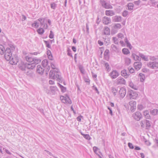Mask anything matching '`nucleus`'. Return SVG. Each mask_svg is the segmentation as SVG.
<instances>
[{"mask_svg": "<svg viewBox=\"0 0 158 158\" xmlns=\"http://www.w3.org/2000/svg\"><path fill=\"white\" fill-rule=\"evenodd\" d=\"M51 67L55 70H51L49 74L50 78L56 80L60 82L62 81V78L60 73L59 70L56 68L55 65L52 63L51 64Z\"/></svg>", "mask_w": 158, "mask_h": 158, "instance_id": "1", "label": "nucleus"}, {"mask_svg": "<svg viewBox=\"0 0 158 158\" xmlns=\"http://www.w3.org/2000/svg\"><path fill=\"white\" fill-rule=\"evenodd\" d=\"M15 49L14 45L11 44L9 47H7L5 52L4 57L7 61H9L12 57V53L11 51Z\"/></svg>", "mask_w": 158, "mask_h": 158, "instance_id": "2", "label": "nucleus"}, {"mask_svg": "<svg viewBox=\"0 0 158 158\" xmlns=\"http://www.w3.org/2000/svg\"><path fill=\"white\" fill-rule=\"evenodd\" d=\"M111 27V33L113 34L117 33L118 31L122 28L121 25L119 23L112 24Z\"/></svg>", "mask_w": 158, "mask_h": 158, "instance_id": "3", "label": "nucleus"}, {"mask_svg": "<svg viewBox=\"0 0 158 158\" xmlns=\"http://www.w3.org/2000/svg\"><path fill=\"white\" fill-rule=\"evenodd\" d=\"M138 95L137 92L131 89L128 91L127 96L130 99H135L138 97Z\"/></svg>", "mask_w": 158, "mask_h": 158, "instance_id": "4", "label": "nucleus"}, {"mask_svg": "<svg viewBox=\"0 0 158 158\" xmlns=\"http://www.w3.org/2000/svg\"><path fill=\"white\" fill-rule=\"evenodd\" d=\"M139 123L141 127L142 128L146 127V129H148L151 126L150 121L145 119L141 120Z\"/></svg>", "mask_w": 158, "mask_h": 158, "instance_id": "5", "label": "nucleus"}, {"mask_svg": "<svg viewBox=\"0 0 158 158\" xmlns=\"http://www.w3.org/2000/svg\"><path fill=\"white\" fill-rule=\"evenodd\" d=\"M132 117L134 120L137 121H139L143 118L141 113L139 111H136L134 113Z\"/></svg>", "mask_w": 158, "mask_h": 158, "instance_id": "6", "label": "nucleus"}, {"mask_svg": "<svg viewBox=\"0 0 158 158\" xmlns=\"http://www.w3.org/2000/svg\"><path fill=\"white\" fill-rule=\"evenodd\" d=\"M61 102L64 103L71 104L72 101L69 97L67 95L65 96H61L60 97Z\"/></svg>", "mask_w": 158, "mask_h": 158, "instance_id": "7", "label": "nucleus"}, {"mask_svg": "<svg viewBox=\"0 0 158 158\" xmlns=\"http://www.w3.org/2000/svg\"><path fill=\"white\" fill-rule=\"evenodd\" d=\"M149 68L152 69H158V62L154 61H150L147 64Z\"/></svg>", "mask_w": 158, "mask_h": 158, "instance_id": "8", "label": "nucleus"}, {"mask_svg": "<svg viewBox=\"0 0 158 158\" xmlns=\"http://www.w3.org/2000/svg\"><path fill=\"white\" fill-rule=\"evenodd\" d=\"M136 101H131L129 102V104L130 107V110L132 112H134L136 109Z\"/></svg>", "mask_w": 158, "mask_h": 158, "instance_id": "9", "label": "nucleus"}, {"mask_svg": "<svg viewBox=\"0 0 158 158\" xmlns=\"http://www.w3.org/2000/svg\"><path fill=\"white\" fill-rule=\"evenodd\" d=\"M43 19H44L43 18H39L38 19L35 21L34 23L32 24V27L35 28H37L39 26L40 22L41 25L43 24L41 21Z\"/></svg>", "mask_w": 158, "mask_h": 158, "instance_id": "10", "label": "nucleus"}, {"mask_svg": "<svg viewBox=\"0 0 158 158\" xmlns=\"http://www.w3.org/2000/svg\"><path fill=\"white\" fill-rule=\"evenodd\" d=\"M119 75V73L116 70H113L109 74V76L112 79L117 78Z\"/></svg>", "mask_w": 158, "mask_h": 158, "instance_id": "11", "label": "nucleus"}, {"mask_svg": "<svg viewBox=\"0 0 158 158\" xmlns=\"http://www.w3.org/2000/svg\"><path fill=\"white\" fill-rule=\"evenodd\" d=\"M118 93L120 97L121 98H123L126 95V89L124 88L121 87Z\"/></svg>", "mask_w": 158, "mask_h": 158, "instance_id": "12", "label": "nucleus"}, {"mask_svg": "<svg viewBox=\"0 0 158 158\" xmlns=\"http://www.w3.org/2000/svg\"><path fill=\"white\" fill-rule=\"evenodd\" d=\"M139 53L138 52H132L131 57L135 61H139L141 60V58L139 57Z\"/></svg>", "mask_w": 158, "mask_h": 158, "instance_id": "13", "label": "nucleus"}, {"mask_svg": "<svg viewBox=\"0 0 158 158\" xmlns=\"http://www.w3.org/2000/svg\"><path fill=\"white\" fill-rule=\"evenodd\" d=\"M101 4L102 6L106 9H112V6L109 3L107 2L106 1L103 0L101 1Z\"/></svg>", "mask_w": 158, "mask_h": 158, "instance_id": "14", "label": "nucleus"}, {"mask_svg": "<svg viewBox=\"0 0 158 158\" xmlns=\"http://www.w3.org/2000/svg\"><path fill=\"white\" fill-rule=\"evenodd\" d=\"M116 82L117 84L125 85L126 84V81L123 77H119L116 80Z\"/></svg>", "mask_w": 158, "mask_h": 158, "instance_id": "15", "label": "nucleus"}, {"mask_svg": "<svg viewBox=\"0 0 158 158\" xmlns=\"http://www.w3.org/2000/svg\"><path fill=\"white\" fill-rule=\"evenodd\" d=\"M129 86L132 89L135 90H137L138 89L139 87L136 85L134 84L131 81V79L128 81Z\"/></svg>", "mask_w": 158, "mask_h": 158, "instance_id": "16", "label": "nucleus"}, {"mask_svg": "<svg viewBox=\"0 0 158 158\" xmlns=\"http://www.w3.org/2000/svg\"><path fill=\"white\" fill-rule=\"evenodd\" d=\"M44 71V68L42 67L41 65H37L36 71L38 73L40 74H42L43 73Z\"/></svg>", "mask_w": 158, "mask_h": 158, "instance_id": "17", "label": "nucleus"}, {"mask_svg": "<svg viewBox=\"0 0 158 158\" xmlns=\"http://www.w3.org/2000/svg\"><path fill=\"white\" fill-rule=\"evenodd\" d=\"M49 89H50L51 95H54L58 90L56 86H51Z\"/></svg>", "mask_w": 158, "mask_h": 158, "instance_id": "18", "label": "nucleus"}, {"mask_svg": "<svg viewBox=\"0 0 158 158\" xmlns=\"http://www.w3.org/2000/svg\"><path fill=\"white\" fill-rule=\"evenodd\" d=\"M112 19L114 22H120L122 21V18L120 16H115L112 17Z\"/></svg>", "mask_w": 158, "mask_h": 158, "instance_id": "19", "label": "nucleus"}, {"mask_svg": "<svg viewBox=\"0 0 158 158\" xmlns=\"http://www.w3.org/2000/svg\"><path fill=\"white\" fill-rule=\"evenodd\" d=\"M142 67V64L140 62H135L134 63V67L137 71L139 70Z\"/></svg>", "mask_w": 158, "mask_h": 158, "instance_id": "20", "label": "nucleus"}, {"mask_svg": "<svg viewBox=\"0 0 158 158\" xmlns=\"http://www.w3.org/2000/svg\"><path fill=\"white\" fill-rule=\"evenodd\" d=\"M19 67L21 70L24 71L27 67L26 64L24 62L21 61L19 64Z\"/></svg>", "mask_w": 158, "mask_h": 158, "instance_id": "21", "label": "nucleus"}, {"mask_svg": "<svg viewBox=\"0 0 158 158\" xmlns=\"http://www.w3.org/2000/svg\"><path fill=\"white\" fill-rule=\"evenodd\" d=\"M10 63L11 64H16L18 62V59L17 57H15L11 58V59L10 60Z\"/></svg>", "mask_w": 158, "mask_h": 158, "instance_id": "22", "label": "nucleus"}, {"mask_svg": "<svg viewBox=\"0 0 158 158\" xmlns=\"http://www.w3.org/2000/svg\"><path fill=\"white\" fill-rule=\"evenodd\" d=\"M103 23L105 24H108L111 22V19L110 18L107 17H104L103 19Z\"/></svg>", "mask_w": 158, "mask_h": 158, "instance_id": "23", "label": "nucleus"}, {"mask_svg": "<svg viewBox=\"0 0 158 158\" xmlns=\"http://www.w3.org/2000/svg\"><path fill=\"white\" fill-rule=\"evenodd\" d=\"M121 74L122 76L123 77L125 78H127L128 77H129L130 76V75L127 74L126 70L125 69L121 71Z\"/></svg>", "mask_w": 158, "mask_h": 158, "instance_id": "24", "label": "nucleus"}, {"mask_svg": "<svg viewBox=\"0 0 158 158\" xmlns=\"http://www.w3.org/2000/svg\"><path fill=\"white\" fill-rule=\"evenodd\" d=\"M144 116L146 119H150L151 118L149 114V112L148 110H145L143 112Z\"/></svg>", "mask_w": 158, "mask_h": 158, "instance_id": "25", "label": "nucleus"}, {"mask_svg": "<svg viewBox=\"0 0 158 158\" xmlns=\"http://www.w3.org/2000/svg\"><path fill=\"white\" fill-rule=\"evenodd\" d=\"M139 56L144 60L148 61V56H145L143 54L140 53H139Z\"/></svg>", "mask_w": 158, "mask_h": 158, "instance_id": "26", "label": "nucleus"}, {"mask_svg": "<svg viewBox=\"0 0 158 158\" xmlns=\"http://www.w3.org/2000/svg\"><path fill=\"white\" fill-rule=\"evenodd\" d=\"M106 15L107 16H112L114 15V12L111 10H107L105 11Z\"/></svg>", "mask_w": 158, "mask_h": 158, "instance_id": "27", "label": "nucleus"}, {"mask_svg": "<svg viewBox=\"0 0 158 158\" xmlns=\"http://www.w3.org/2000/svg\"><path fill=\"white\" fill-rule=\"evenodd\" d=\"M139 77H140V81L141 82H143L145 79V75L141 73L139 74Z\"/></svg>", "mask_w": 158, "mask_h": 158, "instance_id": "28", "label": "nucleus"}, {"mask_svg": "<svg viewBox=\"0 0 158 158\" xmlns=\"http://www.w3.org/2000/svg\"><path fill=\"white\" fill-rule=\"evenodd\" d=\"M27 67L29 69H32L35 67V64L33 63H29L26 64Z\"/></svg>", "mask_w": 158, "mask_h": 158, "instance_id": "29", "label": "nucleus"}, {"mask_svg": "<svg viewBox=\"0 0 158 158\" xmlns=\"http://www.w3.org/2000/svg\"><path fill=\"white\" fill-rule=\"evenodd\" d=\"M150 114L153 115H158V110L157 109H154L150 111Z\"/></svg>", "mask_w": 158, "mask_h": 158, "instance_id": "30", "label": "nucleus"}, {"mask_svg": "<svg viewBox=\"0 0 158 158\" xmlns=\"http://www.w3.org/2000/svg\"><path fill=\"white\" fill-rule=\"evenodd\" d=\"M104 34L109 35L110 34V29L107 27H105L104 28Z\"/></svg>", "mask_w": 158, "mask_h": 158, "instance_id": "31", "label": "nucleus"}, {"mask_svg": "<svg viewBox=\"0 0 158 158\" xmlns=\"http://www.w3.org/2000/svg\"><path fill=\"white\" fill-rule=\"evenodd\" d=\"M5 48L3 45H0V54L2 55L5 52Z\"/></svg>", "mask_w": 158, "mask_h": 158, "instance_id": "32", "label": "nucleus"}, {"mask_svg": "<svg viewBox=\"0 0 158 158\" xmlns=\"http://www.w3.org/2000/svg\"><path fill=\"white\" fill-rule=\"evenodd\" d=\"M123 53L124 55H128L130 53L129 50L127 48H123L122 50Z\"/></svg>", "mask_w": 158, "mask_h": 158, "instance_id": "33", "label": "nucleus"}, {"mask_svg": "<svg viewBox=\"0 0 158 158\" xmlns=\"http://www.w3.org/2000/svg\"><path fill=\"white\" fill-rule=\"evenodd\" d=\"M104 66L106 68V69L108 72H109L111 69L109 64L107 62H105L104 63Z\"/></svg>", "mask_w": 158, "mask_h": 158, "instance_id": "34", "label": "nucleus"}, {"mask_svg": "<svg viewBox=\"0 0 158 158\" xmlns=\"http://www.w3.org/2000/svg\"><path fill=\"white\" fill-rule=\"evenodd\" d=\"M47 54L48 59L51 60H52L53 59V58L51 54V52L50 50H48L47 51Z\"/></svg>", "mask_w": 158, "mask_h": 158, "instance_id": "35", "label": "nucleus"}, {"mask_svg": "<svg viewBox=\"0 0 158 158\" xmlns=\"http://www.w3.org/2000/svg\"><path fill=\"white\" fill-rule=\"evenodd\" d=\"M125 64L127 65L130 64L131 62V59L128 57L125 58Z\"/></svg>", "mask_w": 158, "mask_h": 158, "instance_id": "36", "label": "nucleus"}, {"mask_svg": "<svg viewBox=\"0 0 158 158\" xmlns=\"http://www.w3.org/2000/svg\"><path fill=\"white\" fill-rule=\"evenodd\" d=\"M37 31L39 34L42 35L44 32V31L43 28L40 27L37 30Z\"/></svg>", "mask_w": 158, "mask_h": 158, "instance_id": "37", "label": "nucleus"}, {"mask_svg": "<svg viewBox=\"0 0 158 158\" xmlns=\"http://www.w3.org/2000/svg\"><path fill=\"white\" fill-rule=\"evenodd\" d=\"M111 47L112 50L115 52H118L119 48L114 45L112 44L111 45Z\"/></svg>", "mask_w": 158, "mask_h": 158, "instance_id": "38", "label": "nucleus"}, {"mask_svg": "<svg viewBox=\"0 0 158 158\" xmlns=\"http://www.w3.org/2000/svg\"><path fill=\"white\" fill-rule=\"evenodd\" d=\"M134 4L132 3H129L128 4V7L129 10H133L134 7Z\"/></svg>", "mask_w": 158, "mask_h": 158, "instance_id": "39", "label": "nucleus"}, {"mask_svg": "<svg viewBox=\"0 0 158 158\" xmlns=\"http://www.w3.org/2000/svg\"><path fill=\"white\" fill-rule=\"evenodd\" d=\"M42 64L44 68L48 64V61L47 60H44L42 61Z\"/></svg>", "mask_w": 158, "mask_h": 158, "instance_id": "40", "label": "nucleus"}, {"mask_svg": "<svg viewBox=\"0 0 158 158\" xmlns=\"http://www.w3.org/2000/svg\"><path fill=\"white\" fill-rule=\"evenodd\" d=\"M25 58L26 60L30 63H33L34 60V58L31 57H29V56H26Z\"/></svg>", "mask_w": 158, "mask_h": 158, "instance_id": "41", "label": "nucleus"}, {"mask_svg": "<svg viewBox=\"0 0 158 158\" xmlns=\"http://www.w3.org/2000/svg\"><path fill=\"white\" fill-rule=\"evenodd\" d=\"M58 84L59 86L61 89V91L63 92H65L66 90V88L59 83H58Z\"/></svg>", "mask_w": 158, "mask_h": 158, "instance_id": "42", "label": "nucleus"}, {"mask_svg": "<svg viewBox=\"0 0 158 158\" xmlns=\"http://www.w3.org/2000/svg\"><path fill=\"white\" fill-rule=\"evenodd\" d=\"M109 53V51L108 49H106L104 53V56L105 58H108V54Z\"/></svg>", "mask_w": 158, "mask_h": 158, "instance_id": "43", "label": "nucleus"}, {"mask_svg": "<svg viewBox=\"0 0 158 158\" xmlns=\"http://www.w3.org/2000/svg\"><path fill=\"white\" fill-rule=\"evenodd\" d=\"M50 6L51 8H52L53 9L55 10L56 9L57 6V4L54 2H53L51 4Z\"/></svg>", "mask_w": 158, "mask_h": 158, "instance_id": "44", "label": "nucleus"}, {"mask_svg": "<svg viewBox=\"0 0 158 158\" xmlns=\"http://www.w3.org/2000/svg\"><path fill=\"white\" fill-rule=\"evenodd\" d=\"M111 90L112 92L113 93V94L115 96L116 95V93L117 92L116 89L115 88L113 87L112 88Z\"/></svg>", "mask_w": 158, "mask_h": 158, "instance_id": "45", "label": "nucleus"}, {"mask_svg": "<svg viewBox=\"0 0 158 158\" xmlns=\"http://www.w3.org/2000/svg\"><path fill=\"white\" fill-rule=\"evenodd\" d=\"M40 61L41 60L40 59L34 58V60L33 63H35V65L36 64H38L40 63Z\"/></svg>", "mask_w": 158, "mask_h": 158, "instance_id": "46", "label": "nucleus"}, {"mask_svg": "<svg viewBox=\"0 0 158 158\" xmlns=\"http://www.w3.org/2000/svg\"><path fill=\"white\" fill-rule=\"evenodd\" d=\"M112 40L114 41V43L115 44H118V40L116 37H113L112 38Z\"/></svg>", "mask_w": 158, "mask_h": 158, "instance_id": "47", "label": "nucleus"}, {"mask_svg": "<svg viewBox=\"0 0 158 158\" xmlns=\"http://www.w3.org/2000/svg\"><path fill=\"white\" fill-rule=\"evenodd\" d=\"M144 107L143 106V105L141 104H138L137 106V108L139 110H142L144 108Z\"/></svg>", "mask_w": 158, "mask_h": 158, "instance_id": "48", "label": "nucleus"}, {"mask_svg": "<svg viewBox=\"0 0 158 158\" xmlns=\"http://www.w3.org/2000/svg\"><path fill=\"white\" fill-rule=\"evenodd\" d=\"M118 37L120 38L121 39H123L124 38V35L123 34L121 33H118L117 35Z\"/></svg>", "mask_w": 158, "mask_h": 158, "instance_id": "49", "label": "nucleus"}, {"mask_svg": "<svg viewBox=\"0 0 158 158\" xmlns=\"http://www.w3.org/2000/svg\"><path fill=\"white\" fill-rule=\"evenodd\" d=\"M44 90L47 94H50V89L49 88L48 89V87H45L44 88Z\"/></svg>", "mask_w": 158, "mask_h": 158, "instance_id": "50", "label": "nucleus"}, {"mask_svg": "<svg viewBox=\"0 0 158 158\" xmlns=\"http://www.w3.org/2000/svg\"><path fill=\"white\" fill-rule=\"evenodd\" d=\"M83 137L88 140H90L91 139V137L88 134H85Z\"/></svg>", "mask_w": 158, "mask_h": 158, "instance_id": "51", "label": "nucleus"}, {"mask_svg": "<svg viewBox=\"0 0 158 158\" xmlns=\"http://www.w3.org/2000/svg\"><path fill=\"white\" fill-rule=\"evenodd\" d=\"M93 150L94 152L97 155L98 154L97 152L98 150V148L94 146L93 148Z\"/></svg>", "mask_w": 158, "mask_h": 158, "instance_id": "52", "label": "nucleus"}, {"mask_svg": "<svg viewBox=\"0 0 158 158\" xmlns=\"http://www.w3.org/2000/svg\"><path fill=\"white\" fill-rule=\"evenodd\" d=\"M84 79L86 82L88 83L89 84L90 81L88 77H84Z\"/></svg>", "mask_w": 158, "mask_h": 158, "instance_id": "53", "label": "nucleus"}, {"mask_svg": "<svg viewBox=\"0 0 158 158\" xmlns=\"http://www.w3.org/2000/svg\"><path fill=\"white\" fill-rule=\"evenodd\" d=\"M49 38L51 39H53L54 37V35L52 31H50V34L49 36Z\"/></svg>", "mask_w": 158, "mask_h": 158, "instance_id": "54", "label": "nucleus"}, {"mask_svg": "<svg viewBox=\"0 0 158 158\" xmlns=\"http://www.w3.org/2000/svg\"><path fill=\"white\" fill-rule=\"evenodd\" d=\"M128 69L130 73H133L134 72V70L132 68L129 67L128 68Z\"/></svg>", "mask_w": 158, "mask_h": 158, "instance_id": "55", "label": "nucleus"}, {"mask_svg": "<svg viewBox=\"0 0 158 158\" xmlns=\"http://www.w3.org/2000/svg\"><path fill=\"white\" fill-rule=\"evenodd\" d=\"M128 11L127 10L124 11L123 14L122 15L123 17H126L128 14Z\"/></svg>", "mask_w": 158, "mask_h": 158, "instance_id": "56", "label": "nucleus"}, {"mask_svg": "<svg viewBox=\"0 0 158 158\" xmlns=\"http://www.w3.org/2000/svg\"><path fill=\"white\" fill-rule=\"evenodd\" d=\"M140 2L141 1L140 0H138L137 1L134 2V3L135 5L138 6L139 5Z\"/></svg>", "mask_w": 158, "mask_h": 158, "instance_id": "57", "label": "nucleus"}, {"mask_svg": "<svg viewBox=\"0 0 158 158\" xmlns=\"http://www.w3.org/2000/svg\"><path fill=\"white\" fill-rule=\"evenodd\" d=\"M44 42L46 44V47L49 48H51V46L50 45L49 43L48 42L45 41Z\"/></svg>", "mask_w": 158, "mask_h": 158, "instance_id": "58", "label": "nucleus"}, {"mask_svg": "<svg viewBox=\"0 0 158 158\" xmlns=\"http://www.w3.org/2000/svg\"><path fill=\"white\" fill-rule=\"evenodd\" d=\"M67 52H68L67 54L69 56H71V57L72 56V55L71 53V51L70 50V49H68Z\"/></svg>", "mask_w": 158, "mask_h": 158, "instance_id": "59", "label": "nucleus"}, {"mask_svg": "<svg viewBox=\"0 0 158 158\" xmlns=\"http://www.w3.org/2000/svg\"><path fill=\"white\" fill-rule=\"evenodd\" d=\"M128 146L130 148L133 149L134 148L133 145L130 143H128Z\"/></svg>", "mask_w": 158, "mask_h": 158, "instance_id": "60", "label": "nucleus"}, {"mask_svg": "<svg viewBox=\"0 0 158 158\" xmlns=\"http://www.w3.org/2000/svg\"><path fill=\"white\" fill-rule=\"evenodd\" d=\"M93 89L95 90L96 91L97 93L98 94L99 93V92L98 90V89L95 85H94L93 86Z\"/></svg>", "mask_w": 158, "mask_h": 158, "instance_id": "61", "label": "nucleus"}, {"mask_svg": "<svg viewBox=\"0 0 158 158\" xmlns=\"http://www.w3.org/2000/svg\"><path fill=\"white\" fill-rule=\"evenodd\" d=\"M83 118V116L80 115L77 118V119L78 121L79 122H81V118Z\"/></svg>", "mask_w": 158, "mask_h": 158, "instance_id": "62", "label": "nucleus"}, {"mask_svg": "<svg viewBox=\"0 0 158 158\" xmlns=\"http://www.w3.org/2000/svg\"><path fill=\"white\" fill-rule=\"evenodd\" d=\"M145 143L146 144L147 146H150L151 144V143L148 140H146L145 141Z\"/></svg>", "mask_w": 158, "mask_h": 158, "instance_id": "63", "label": "nucleus"}, {"mask_svg": "<svg viewBox=\"0 0 158 158\" xmlns=\"http://www.w3.org/2000/svg\"><path fill=\"white\" fill-rule=\"evenodd\" d=\"M49 83L50 85H53L55 84L54 81L51 80H49Z\"/></svg>", "mask_w": 158, "mask_h": 158, "instance_id": "64", "label": "nucleus"}]
</instances>
